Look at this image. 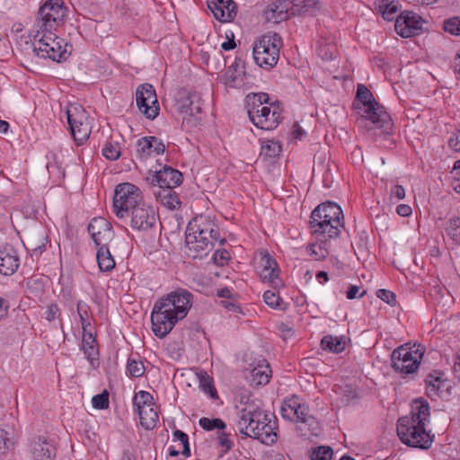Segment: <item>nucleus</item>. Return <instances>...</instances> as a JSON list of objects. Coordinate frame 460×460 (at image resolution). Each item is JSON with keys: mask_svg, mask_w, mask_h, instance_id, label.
I'll return each mask as SVG.
<instances>
[{"mask_svg": "<svg viewBox=\"0 0 460 460\" xmlns=\"http://www.w3.org/2000/svg\"><path fill=\"white\" fill-rule=\"evenodd\" d=\"M235 426L241 434L265 445L277 441L275 420L250 395H241L235 404Z\"/></svg>", "mask_w": 460, "mask_h": 460, "instance_id": "obj_1", "label": "nucleus"}, {"mask_svg": "<svg viewBox=\"0 0 460 460\" xmlns=\"http://www.w3.org/2000/svg\"><path fill=\"white\" fill-rule=\"evenodd\" d=\"M191 305L192 295L186 289H178L157 300L151 314L155 336L164 338L187 315Z\"/></svg>", "mask_w": 460, "mask_h": 460, "instance_id": "obj_2", "label": "nucleus"}, {"mask_svg": "<svg viewBox=\"0 0 460 460\" xmlns=\"http://www.w3.org/2000/svg\"><path fill=\"white\" fill-rule=\"evenodd\" d=\"M429 417V402L421 398L414 400L410 414L397 421V435L402 443L415 448L429 449L434 440V435L427 429Z\"/></svg>", "mask_w": 460, "mask_h": 460, "instance_id": "obj_3", "label": "nucleus"}, {"mask_svg": "<svg viewBox=\"0 0 460 460\" xmlns=\"http://www.w3.org/2000/svg\"><path fill=\"white\" fill-rule=\"evenodd\" d=\"M353 108L357 112L356 124L359 128L372 130L380 128L388 132L392 128V119L385 108L373 97L370 90L358 84Z\"/></svg>", "mask_w": 460, "mask_h": 460, "instance_id": "obj_4", "label": "nucleus"}, {"mask_svg": "<svg viewBox=\"0 0 460 460\" xmlns=\"http://www.w3.org/2000/svg\"><path fill=\"white\" fill-rule=\"evenodd\" d=\"M343 212L334 202H324L317 206L311 213L310 228L316 241L328 242L337 238L343 227Z\"/></svg>", "mask_w": 460, "mask_h": 460, "instance_id": "obj_5", "label": "nucleus"}, {"mask_svg": "<svg viewBox=\"0 0 460 460\" xmlns=\"http://www.w3.org/2000/svg\"><path fill=\"white\" fill-rule=\"evenodd\" d=\"M56 30H40L31 28L30 37L32 39L33 51L40 58H49L60 62L70 54L71 45L56 35Z\"/></svg>", "mask_w": 460, "mask_h": 460, "instance_id": "obj_6", "label": "nucleus"}, {"mask_svg": "<svg viewBox=\"0 0 460 460\" xmlns=\"http://www.w3.org/2000/svg\"><path fill=\"white\" fill-rule=\"evenodd\" d=\"M248 114L252 122L264 130L276 128L280 121L279 106L270 102L269 95L264 93L253 94Z\"/></svg>", "mask_w": 460, "mask_h": 460, "instance_id": "obj_7", "label": "nucleus"}, {"mask_svg": "<svg viewBox=\"0 0 460 460\" xmlns=\"http://www.w3.org/2000/svg\"><path fill=\"white\" fill-rule=\"evenodd\" d=\"M282 45L281 37L276 32H268L254 43L253 58L255 63L266 70L274 67L279 58Z\"/></svg>", "mask_w": 460, "mask_h": 460, "instance_id": "obj_8", "label": "nucleus"}, {"mask_svg": "<svg viewBox=\"0 0 460 460\" xmlns=\"http://www.w3.org/2000/svg\"><path fill=\"white\" fill-rule=\"evenodd\" d=\"M145 201L141 190L129 182L119 184L113 197V212L120 219H128L129 213Z\"/></svg>", "mask_w": 460, "mask_h": 460, "instance_id": "obj_9", "label": "nucleus"}, {"mask_svg": "<svg viewBox=\"0 0 460 460\" xmlns=\"http://www.w3.org/2000/svg\"><path fill=\"white\" fill-rule=\"evenodd\" d=\"M423 357V349L420 346H400L391 355L392 367L402 377L414 375Z\"/></svg>", "mask_w": 460, "mask_h": 460, "instance_id": "obj_10", "label": "nucleus"}, {"mask_svg": "<svg viewBox=\"0 0 460 460\" xmlns=\"http://www.w3.org/2000/svg\"><path fill=\"white\" fill-rule=\"evenodd\" d=\"M66 13L63 0H48L40 7L32 28L57 31L63 25Z\"/></svg>", "mask_w": 460, "mask_h": 460, "instance_id": "obj_11", "label": "nucleus"}, {"mask_svg": "<svg viewBox=\"0 0 460 460\" xmlns=\"http://www.w3.org/2000/svg\"><path fill=\"white\" fill-rule=\"evenodd\" d=\"M71 134L78 146L83 145L91 134L87 112L81 105L70 104L66 111Z\"/></svg>", "mask_w": 460, "mask_h": 460, "instance_id": "obj_12", "label": "nucleus"}, {"mask_svg": "<svg viewBox=\"0 0 460 460\" xmlns=\"http://www.w3.org/2000/svg\"><path fill=\"white\" fill-rule=\"evenodd\" d=\"M217 243L219 244L225 243V239L220 236L218 226L216 227L215 233L201 231L199 235L196 234L195 237L185 238L188 256L193 259L207 254L214 248Z\"/></svg>", "mask_w": 460, "mask_h": 460, "instance_id": "obj_13", "label": "nucleus"}, {"mask_svg": "<svg viewBox=\"0 0 460 460\" xmlns=\"http://www.w3.org/2000/svg\"><path fill=\"white\" fill-rule=\"evenodd\" d=\"M136 102L139 111L146 119H155L160 111L155 90L152 84H144L137 87L136 92Z\"/></svg>", "mask_w": 460, "mask_h": 460, "instance_id": "obj_14", "label": "nucleus"}, {"mask_svg": "<svg viewBox=\"0 0 460 460\" xmlns=\"http://www.w3.org/2000/svg\"><path fill=\"white\" fill-rule=\"evenodd\" d=\"M176 109L182 115V124L196 126V116L201 112L199 97L195 93L183 91L176 101Z\"/></svg>", "mask_w": 460, "mask_h": 460, "instance_id": "obj_15", "label": "nucleus"}, {"mask_svg": "<svg viewBox=\"0 0 460 460\" xmlns=\"http://www.w3.org/2000/svg\"><path fill=\"white\" fill-rule=\"evenodd\" d=\"M128 218L132 228L148 231L156 226L158 213L153 206L143 201L129 213Z\"/></svg>", "mask_w": 460, "mask_h": 460, "instance_id": "obj_16", "label": "nucleus"}, {"mask_svg": "<svg viewBox=\"0 0 460 460\" xmlns=\"http://www.w3.org/2000/svg\"><path fill=\"white\" fill-rule=\"evenodd\" d=\"M257 268L263 282H268L274 289L283 287L278 263L267 252L260 253Z\"/></svg>", "mask_w": 460, "mask_h": 460, "instance_id": "obj_17", "label": "nucleus"}, {"mask_svg": "<svg viewBox=\"0 0 460 460\" xmlns=\"http://www.w3.org/2000/svg\"><path fill=\"white\" fill-rule=\"evenodd\" d=\"M423 22L417 13L404 11L395 20V31L402 38L413 37L422 31Z\"/></svg>", "mask_w": 460, "mask_h": 460, "instance_id": "obj_18", "label": "nucleus"}, {"mask_svg": "<svg viewBox=\"0 0 460 460\" xmlns=\"http://www.w3.org/2000/svg\"><path fill=\"white\" fill-rule=\"evenodd\" d=\"M146 180L154 188L174 189L181 183L182 174L180 171L164 165L163 169L154 172L150 177H147Z\"/></svg>", "mask_w": 460, "mask_h": 460, "instance_id": "obj_19", "label": "nucleus"}, {"mask_svg": "<svg viewBox=\"0 0 460 460\" xmlns=\"http://www.w3.org/2000/svg\"><path fill=\"white\" fill-rule=\"evenodd\" d=\"M88 232L96 247L109 244L114 237L111 225L104 217H101L91 220L88 225Z\"/></svg>", "mask_w": 460, "mask_h": 460, "instance_id": "obj_20", "label": "nucleus"}, {"mask_svg": "<svg viewBox=\"0 0 460 460\" xmlns=\"http://www.w3.org/2000/svg\"><path fill=\"white\" fill-rule=\"evenodd\" d=\"M426 393L431 400L441 398L447 394L449 385L442 371L433 370L426 377Z\"/></svg>", "mask_w": 460, "mask_h": 460, "instance_id": "obj_21", "label": "nucleus"}, {"mask_svg": "<svg viewBox=\"0 0 460 460\" xmlns=\"http://www.w3.org/2000/svg\"><path fill=\"white\" fill-rule=\"evenodd\" d=\"M208 9L221 22H232L237 14V5L233 0H207Z\"/></svg>", "mask_w": 460, "mask_h": 460, "instance_id": "obj_22", "label": "nucleus"}, {"mask_svg": "<svg viewBox=\"0 0 460 460\" xmlns=\"http://www.w3.org/2000/svg\"><path fill=\"white\" fill-rule=\"evenodd\" d=\"M293 421L298 423V429L303 436H318L321 430L320 424L316 419L308 413V407L301 403V409H297Z\"/></svg>", "mask_w": 460, "mask_h": 460, "instance_id": "obj_23", "label": "nucleus"}, {"mask_svg": "<svg viewBox=\"0 0 460 460\" xmlns=\"http://www.w3.org/2000/svg\"><path fill=\"white\" fill-rule=\"evenodd\" d=\"M30 449L34 460H51L56 455L55 446L44 436L33 438Z\"/></svg>", "mask_w": 460, "mask_h": 460, "instance_id": "obj_24", "label": "nucleus"}, {"mask_svg": "<svg viewBox=\"0 0 460 460\" xmlns=\"http://www.w3.org/2000/svg\"><path fill=\"white\" fill-rule=\"evenodd\" d=\"M294 14L293 4L289 0H279L270 4L265 10L268 22L279 23Z\"/></svg>", "mask_w": 460, "mask_h": 460, "instance_id": "obj_25", "label": "nucleus"}, {"mask_svg": "<svg viewBox=\"0 0 460 460\" xmlns=\"http://www.w3.org/2000/svg\"><path fill=\"white\" fill-rule=\"evenodd\" d=\"M217 226H218L211 216L205 214L196 216L187 226L186 237L199 235L201 231L215 233Z\"/></svg>", "mask_w": 460, "mask_h": 460, "instance_id": "obj_26", "label": "nucleus"}, {"mask_svg": "<svg viewBox=\"0 0 460 460\" xmlns=\"http://www.w3.org/2000/svg\"><path fill=\"white\" fill-rule=\"evenodd\" d=\"M137 153L141 157L159 155L164 153L165 146L156 137H144L137 140Z\"/></svg>", "mask_w": 460, "mask_h": 460, "instance_id": "obj_27", "label": "nucleus"}, {"mask_svg": "<svg viewBox=\"0 0 460 460\" xmlns=\"http://www.w3.org/2000/svg\"><path fill=\"white\" fill-rule=\"evenodd\" d=\"M84 354L90 364L95 367L99 365V349L95 337L87 330L83 331L82 347Z\"/></svg>", "mask_w": 460, "mask_h": 460, "instance_id": "obj_28", "label": "nucleus"}, {"mask_svg": "<svg viewBox=\"0 0 460 460\" xmlns=\"http://www.w3.org/2000/svg\"><path fill=\"white\" fill-rule=\"evenodd\" d=\"M153 194L156 201L171 210L178 209L181 207L180 198L173 189H155Z\"/></svg>", "mask_w": 460, "mask_h": 460, "instance_id": "obj_29", "label": "nucleus"}, {"mask_svg": "<svg viewBox=\"0 0 460 460\" xmlns=\"http://www.w3.org/2000/svg\"><path fill=\"white\" fill-rule=\"evenodd\" d=\"M19 265V257L13 250L0 251V274L11 276L17 270Z\"/></svg>", "mask_w": 460, "mask_h": 460, "instance_id": "obj_30", "label": "nucleus"}, {"mask_svg": "<svg viewBox=\"0 0 460 460\" xmlns=\"http://www.w3.org/2000/svg\"><path fill=\"white\" fill-rule=\"evenodd\" d=\"M140 423L146 429H153L158 421V413L155 408V404L142 406V409L137 410Z\"/></svg>", "mask_w": 460, "mask_h": 460, "instance_id": "obj_31", "label": "nucleus"}, {"mask_svg": "<svg viewBox=\"0 0 460 460\" xmlns=\"http://www.w3.org/2000/svg\"><path fill=\"white\" fill-rule=\"evenodd\" d=\"M96 259L101 271H111L115 267V261L111 253L109 244L97 247Z\"/></svg>", "mask_w": 460, "mask_h": 460, "instance_id": "obj_32", "label": "nucleus"}, {"mask_svg": "<svg viewBox=\"0 0 460 460\" xmlns=\"http://www.w3.org/2000/svg\"><path fill=\"white\" fill-rule=\"evenodd\" d=\"M301 409V402L296 395L284 400L280 408L281 416L288 420H294L296 411Z\"/></svg>", "mask_w": 460, "mask_h": 460, "instance_id": "obj_33", "label": "nucleus"}, {"mask_svg": "<svg viewBox=\"0 0 460 460\" xmlns=\"http://www.w3.org/2000/svg\"><path fill=\"white\" fill-rule=\"evenodd\" d=\"M198 378L199 382V388L211 399H217V392L214 385L213 378L206 372V371H200L198 374Z\"/></svg>", "mask_w": 460, "mask_h": 460, "instance_id": "obj_34", "label": "nucleus"}, {"mask_svg": "<svg viewBox=\"0 0 460 460\" xmlns=\"http://www.w3.org/2000/svg\"><path fill=\"white\" fill-rule=\"evenodd\" d=\"M281 152V146L278 141L268 139L261 143L260 156L263 159L274 158Z\"/></svg>", "mask_w": 460, "mask_h": 460, "instance_id": "obj_35", "label": "nucleus"}, {"mask_svg": "<svg viewBox=\"0 0 460 460\" xmlns=\"http://www.w3.org/2000/svg\"><path fill=\"white\" fill-rule=\"evenodd\" d=\"M307 253L315 261L324 260L329 255L327 242H319L309 244L306 248Z\"/></svg>", "mask_w": 460, "mask_h": 460, "instance_id": "obj_36", "label": "nucleus"}, {"mask_svg": "<svg viewBox=\"0 0 460 460\" xmlns=\"http://www.w3.org/2000/svg\"><path fill=\"white\" fill-rule=\"evenodd\" d=\"M251 374L253 383L256 385H267L270 382L271 370L269 364H266L264 367L260 365L254 367Z\"/></svg>", "mask_w": 460, "mask_h": 460, "instance_id": "obj_37", "label": "nucleus"}, {"mask_svg": "<svg viewBox=\"0 0 460 460\" xmlns=\"http://www.w3.org/2000/svg\"><path fill=\"white\" fill-rule=\"evenodd\" d=\"M322 348L333 353H340L344 349V343L338 337L332 335L324 336L321 341Z\"/></svg>", "mask_w": 460, "mask_h": 460, "instance_id": "obj_38", "label": "nucleus"}, {"mask_svg": "<svg viewBox=\"0 0 460 460\" xmlns=\"http://www.w3.org/2000/svg\"><path fill=\"white\" fill-rule=\"evenodd\" d=\"M378 10L385 20L392 21L398 11V4L394 1L383 0L378 5Z\"/></svg>", "mask_w": 460, "mask_h": 460, "instance_id": "obj_39", "label": "nucleus"}, {"mask_svg": "<svg viewBox=\"0 0 460 460\" xmlns=\"http://www.w3.org/2000/svg\"><path fill=\"white\" fill-rule=\"evenodd\" d=\"M15 438L13 433L0 428V454H5L13 449Z\"/></svg>", "mask_w": 460, "mask_h": 460, "instance_id": "obj_40", "label": "nucleus"}, {"mask_svg": "<svg viewBox=\"0 0 460 460\" xmlns=\"http://www.w3.org/2000/svg\"><path fill=\"white\" fill-rule=\"evenodd\" d=\"M145 366L141 360L128 358L127 362V374L131 377H140L145 373Z\"/></svg>", "mask_w": 460, "mask_h": 460, "instance_id": "obj_41", "label": "nucleus"}, {"mask_svg": "<svg viewBox=\"0 0 460 460\" xmlns=\"http://www.w3.org/2000/svg\"><path fill=\"white\" fill-rule=\"evenodd\" d=\"M447 235L456 243H460V217L450 218L446 228Z\"/></svg>", "mask_w": 460, "mask_h": 460, "instance_id": "obj_42", "label": "nucleus"}, {"mask_svg": "<svg viewBox=\"0 0 460 460\" xmlns=\"http://www.w3.org/2000/svg\"><path fill=\"white\" fill-rule=\"evenodd\" d=\"M172 441L179 444V447H181V453L183 456H189L190 450L189 447V437L186 433L181 430H175L172 434Z\"/></svg>", "mask_w": 460, "mask_h": 460, "instance_id": "obj_43", "label": "nucleus"}, {"mask_svg": "<svg viewBox=\"0 0 460 460\" xmlns=\"http://www.w3.org/2000/svg\"><path fill=\"white\" fill-rule=\"evenodd\" d=\"M199 426L208 431L213 430V429H220L224 430L226 427V423L221 419H209L207 417H202L199 420Z\"/></svg>", "mask_w": 460, "mask_h": 460, "instance_id": "obj_44", "label": "nucleus"}, {"mask_svg": "<svg viewBox=\"0 0 460 460\" xmlns=\"http://www.w3.org/2000/svg\"><path fill=\"white\" fill-rule=\"evenodd\" d=\"M102 155L108 160H117L120 156V147L119 143L107 141L102 148Z\"/></svg>", "mask_w": 460, "mask_h": 460, "instance_id": "obj_45", "label": "nucleus"}, {"mask_svg": "<svg viewBox=\"0 0 460 460\" xmlns=\"http://www.w3.org/2000/svg\"><path fill=\"white\" fill-rule=\"evenodd\" d=\"M226 76V84L229 87L239 88L244 84V73H237L236 70L232 71V66L228 68Z\"/></svg>", "mask_w": 460, "mask_h": 460, "instance_id": "obj_46", "label": "nucleus"}, {"mask_svg": "<svg viewBox=\"0 0 460 460\" xmlns=\"http://www.w3.org/2000/svg\"><path fill=\"white\" fill-rule=\"evenodd\" d=\"M263 299L264 302L271 308L280 310L284 309V307H282L283 300L275 291H265L263 294Z\"/></svg>", "mask_w": 460, "mask_h": 460, "instance_id": "obj_47", "label": "nucleus"}, {"mask_svg": "<svg viewBox=\"0 0 460 460\" xmlns=\"http://www.w3.org/2000/svg\"><path fill=\"white\" fill-rule=\"evenodd\" d=\"M153 396L146 391L138 392L133 400L134 407L137 410L142 409V406L153 405Z\"/></svg>", "mask_w": 460, "mask_h": 460, "instance_id": "obj_48", "label": "nucleus"}, {"mask_svg": "<svg viewBox=\"0 0 460 460\" xmlns=\"http://www.w3.org/2000/svg\"><path fill=\"white\" fill-rule=\"evenodd\" d=\"M333 451L330 447L320 446L311 454V460H331Z\"/></svg>", "mask_w": 460, "mask_h": 460, "instance_id": "obj_49", "label": "nucleus"}, {"mask_svg": "<svg viewBox=\"0 0 460 460\" xmlns=\"http://www.w3.org/2000/svg\"><path fill=\"white\" fill-rule=\"evenodd\" d=\"M76 308L80 317L82 329L83 331H85L87 330V327L90 326V322L88 321L89 305L85 302L80 300L77 303Z\"/></svg>", "mask_w": 460, "mask_h": 460, "instance_id": "obj_50", "label": "nucleus"}, {"mask_svg": "<svg viewBox=\"0 0 460 460\" xmlns=\"http://www.w3.org/2000/svg\"><path fill=\"white\" fill-rule=\"evenodd\" d=\"M93 407L98 410H105L109 408V393L104 390L102 394H96L92 398Z\"/></svg>", "mask_w": 460, "mask_h": 460, "instance_id": "obj_51", "label": "nucleus"}, {"mask_svg": "<svg viewBox=\"0 0 460 460\" xmlns=\"http://www.w3.org/2000/svg\"><path fill=\"white\" fill-rule=\"evenodd\" d=\"M444 30L453 35H460V18L454 17L445 21Z\"/></svg>", "mask_w": 460, "mask_h": 460, "instance_id": "obj_52", "label": "nucleus"}, {"mask_svg": "<svg viewBox=\"0 0 460 460\" xmlns=\"http://www.w3.org/2000/svg\"><path fill=\"white\" fill-rule=\"evenodd\" d=\"M376 296L378 298L387 303L388 305L394 306L396 304V296L394 292L387 289H379L376 292Z\"/></svg>", "mask_w": 460, "mask_h": 460, "instance_id": "obj_53", "label": "nucleus"}, {"mask_svg": "<svg viewBox=\"0 0 460 460\" xmlns=\"http://www.w3.org/2000/svg\"><path fill=\"white\" fill-rule=\"evenodd\" d=\"M60 316V310L57 304H50L48 305L45 313H44V318L49 321L52 322L55 319L58 318Z\"/></svg>", "mask_w": 460, "mask_h": 460, "instance_id": "obj_54", "label": "nucleus"}, {"mask_svg": "<svg viewBox=\"0 0 460 460\" xmlns=\"http://www.w3.org/2000/svg\"><path fill=\"white\" fill-rule=\"evenodd\" d=\"M449 147L456 151L460 152V129L454 131L448 139Z\"/></svg>", "mask_w": 460, "mask_h": 460, "instance_id": "obj_55", "label": "nucleus"}, {"mask_svg": "<svg viewBox=\"0 0 460 460\" xmlns=\"http://www.w3.org/2000/svg\"><path fill=\"white\" fill-rule=\"evenodd\" d=\"M359 290L360 288L358 286L350 285L346 292V297L349 300L355 299L357 297H363L366 294V291L359 293Z\"/></svg>", "mask_w": 460, "mask_h": 460, "instance_id": "obj_56", "label": "nucleus"}, {"mask_svg": "<svg viewBox=\"0 0 460 460\" xmlns=\"http://www.w3.org/2000/svg\"><path fill=\"white\" fill-rule=\"evenodd\" d=\"M213 259L217 264L224 265L229 260V252L226 250H217L214 253Z\"/></svg>", "mask_w": 460, "mask_h": 460, "instance_id": "obj_57", "label": "nucleus"}, {"mask_svg": "<svg viewBox=\"0 0 460 460\" xmlns=\"http://www.w3.org/2000/svg\"><path fill=\"white\" fill-rule=\"evenodd\" d=\"M218 444L225 448V451H228L233 447L229 435L223 431L218 435Z\"/></svg>", "mask_w": 460, "mask_h": 460, "instance_id": "obj_58", "label": "nucleus"}, {"mask_svg": "<svg viewBox=\"0 0 460 460\" xmlns=\"http://www.w3.org/2000/svg\"><path fill=\"white\" fill-rule=\"evenodd\" d=\"M305 135V131L300 127L297 122H295L292 127V136L295 139H301Z\"/></svg>", "mask_w": 460, "mask_h": 460, "instance_id": "obj_59", "label": "nucleus"}, {"mask_svg": "<svg viewBox=\"0 0 460 460\" xmlns=\"http://www.w3.org/2000/svg\"><path fill=\"white\" fill-rule=\"evenodd\" d=\"M391 195L397 199H402L405 197V190L402 185H395L391 191Z\"/></svg>", "mask_w": 460, "mask_h": 460, "instance_id": "obj_60", "label": "nucleus"}, {"mask_svg": "<svg viewBox=\"0 0 460 460\" xmlns=\"http://www.w3.org/2000/svg\"><path fill=\"white\" fill-rule=\"evenodd\" d=\"M396 212L402 217H408L411 214L412 209L409 205L401 204L396 208Z\"/></svg>", "mask_w": 460, "mask_h": 460, "instance_id": "obj_61", "label": "nucleus"}, {"mask_svg": "<svg viewBox=\"0 0 460 460\" xmlns=\"http://www.w3.org/2000/svg\"><path fill=\"white\" fill-rule=\"evenodd\" d=\"M8 306L5 305L4 300L0 297V321L7 314Z\"/></svg>", "mask_w": 460, "mask_h": 460, "instance_id": "obj_62", "label": "nucleus"}, {"mask_svg": "<svg viewBox=\"0 0 460 460\" xmlns=\"http://www.w3.org/2000/svg\"><path fill=\"white\" fill-rule=\"evenodd\" d=\"M221 47L224 50H230L235 48V42L234 40H230L223 42Z\"/></svg>", "mask_w": 460, "mask_h": 460, "instance_id": "obj_63", "label": "nucleus"}, {"mask_svg": "<svg viewBox=\"0 0 460 460\" xmlns=\"http://www.w3.org/2000/svg\"><path fill=\"white\" fill-rule=\"evenodd\" d=\"M454 66L456 73L460 75V52L455 58Z\"/></svg>", "mask_w": 460, "mask_h": 460, "instance_id": "obj_64", "label": "nucleus"}]
</instances>
